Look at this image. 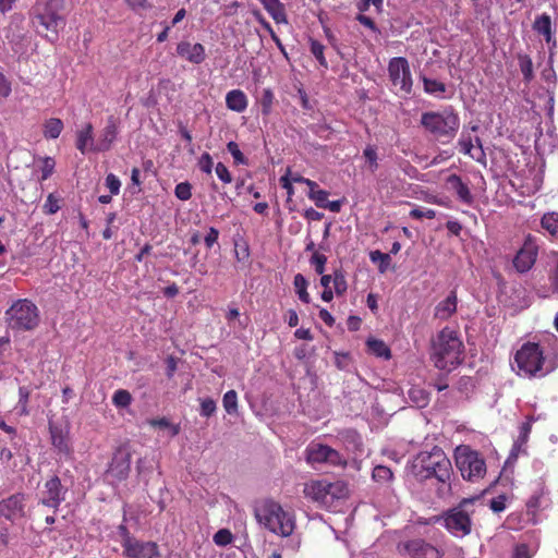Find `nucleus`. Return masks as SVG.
<instances>
[{
  "mask_svg": "<svg viewBox=\"0 0 558 558\" xmlns=\"http://www.w3.org/2000/svg\"><path fill=\"white\" fill-rule=\"evenodd\" d=\"M544 352L538 343L526 342L517 351L514 363L520 376L533 377L543 369Z\"/></svg>",
  "mask_w": 558,
  "mask_h": 558,
  "instance_id": "obj_10",
  "label": "nucleus"
},
{
  "mask_svg": "<svg viewBox=\"0 0 558 558\" xmlns=\"http://www.w3.org/2000/svg\"><path fill=\"white\" fill-rule=\"evenodd\" d=\"M363 157L365 158L367 169L374 173L379 167L376 147L374 145H367L363 150Z\"/></svg>",
  "mask_w": 558,
  "mask_h": 558,
  "instance_id": "obj_35",
  "label": "nucleus"
},
{
  "mask_svg": "<svg viewBox=\"0 0 558 558\" xmlns=\"http://www.w3.org/2000/svg\"><path fill=\"white\" fill-rule=\"evenodd\" d=\"M27 496L24 493H15L0 500V517L11 523H15L26 517Z\"/></svg>",
  "mask_w": 558,
  "mask_h": 558,
  "instance_id": "obj_13",
  "label": "nucleus"
},
{
  "mask_svg": "<svg viewBox=\"0 0 558 558\" xmlns=\"http://www.w3.org/2000/svg\"><path fill=\"white\" fill-rule=\"evenodd\" d=\"M518 61L524 81L526 83L531 82L534 77L532 59L527 54L519 53Z\"/></svg>",
  "mask_w": 558,
  "mask_h": 558,
  "instance_id": "obj_33",
  "label": "nucleus"
},
{
  "mask_svg": "<svg viewBox=\"0 0 558 558\" xmlns=\"http://www.w3.org/2000/svg\"><path fill=\"white\" fill-rule=\"evenodd\" d=\"M49 433L52 446L58 450L59 453L70 456L72 448L69 444V436L63 429L54 424H49Z\"/></svg>",
  "mask_w": 558,
  "mask_h": 558,
  "instance_id": "obj_22",
  "label": "nucleus"
},
{
  "mask_svg": "<svg viewBox=\"0 0 558 558\" xmlns=\"http://www.w3.org/2000/svg\"><path fill=\"white\" fill-rule=\"evenodd\" d=\"M219 231L218 229L210 227L208 233L206 234L204 242L207 248H211L213 245L218 241Z\"/></svg>",
  "mask_w": 558,
  "mask_h": 558,
  "instance_id": "obj_61",
  "label": "nucleus"
},
{
  "mask_svg": "<svg viewBox=\"0 0 558 558\" xmlns=\"http://www.w3.org/2000/svg\"><path fill=\"white\" fill-rule=\"evenodd\" d=\"M56 161L52 157H45L41 159V175L39 180L46 181L54 171Z\"/></svg>",
  "mask_w": 558,
  "mask_h": 558,
  "instance_id": "obj_47",
  "label": "nucleus"
},
{
  "mask_svg": "<svg viewBox=\"0 0 558 558\" xmlns=\"http://www.w3.org/2000/svg\"><path fill=\"white\" fill-rule=\"evenodd\" d=\"M553 256L554 263L548 270V281L551 292L558 295V252L554 253Z\"/></svg>",
  "mask_w": 558,
  "mask_h": 558,
  "instance_id": "obj_41",
  "label": "nucleus"
},
{
  "mask_svg": "<svg viewBox=\"0 0 558 558\" xmlns=\"http://www.w3.org/2000/svg\"><path fill=\"white\" fill-rule=\"evenodd\" d=\"M463 354V343L458 333L446 327L433 342L432 359L438 369L450 372L461 364Z\"/></svg>",
  "mask_w": 558,
  "mask_h": 558,
  "instance_id": "obj_3",
  "label": "nucleus"
},
{
  "mask_svg": "<svg viewBox=\"0 0 558 558\" xmlns=\"http://www.w3.org/2000/svg\"><path fill=\"white\" fill-rule=\"evenodd\" d=\"M274 101V94L270 89H265L262 98V111L264 114H269Z\"/></svg>",
  "mask_w": 558,
  "mask_h": 558,
  "instance_id": "obj_57",
  "label": "nucleus"
},
{
  "mask_svg": "<svg viewBox=\"0 0 558 558\" xmlns=\"http://www.w3.org/2000/svg\"><path fill=\"white\" fill-rule=\"evenodd\" d=\"M123 555L128 558H158V545L155 542H141L135 537L123 547Z\"/></svg>",
  "mask_w": 558,
  "mask_h": 558,
  "instance_id": "obj_17",
  "label": "nucleus"
},
{
  "mask_svg": "<svg viewBox=\"0 0 558 558\" xmlns=\"http://www.w3.org/2000/svg\"><path fill=\"white\" fill-rule=\"evenodd\" d=\"M333 288H335V293L338 296H341L347 292L348 283H347L345 275L341 269H337L333 271Z\"/></svg>",
  "mask_w": 558,
  "mask_h": 558,
  "instance_id": "obj_39",
  "label": "nucleus"
},
{
  "mask_svg": "<svg viewBox=\"0 0 558 558\" xmlns=\"http://www.w3.org/2000/svg\"><path fill=\"white\" fill-rule=\"evenodd\" d=\"M475 499L464 498L456 507L444 512L441 517H434V522H444L450 534L464 537L472 531V515L475 513Z\"/></svg>",
  "mask_w": 558,
  "mask_h": 558,
  "instance_id": "obj_5",
  "label": "nucleus"
},
{
  "mask_svg": "<svg viewBox=\"0 0 558 558\" xmlns=\"http://www.w3.org/2000/svg\"><path fill=\"white\" fill-rule=\"evenodd\" d=\"M131 460L132 453L126 446H120L116 449L106 471V475L111 483H120L129 477Z\"/></svg>",
  "mask_w": 558,
  "mask_h": 558,
  "instance_id": "obj_12",
  "label": "nucleus"
},
{
  "mask_svg": "<svg viewBox=\"0 0 558 558\" xmlns=\"http://www.w3.org/2000/svg\"><path fill=\"white\" fill-rule=\"evenodd\" d=\"M226 106L229 110L241 113L246 110L248 99L243 90L232 89L226 95Z\"/></svg>",
  "mask_w": 558,
  "mask_h": 558,
  "instance_id": "obj_25",
  "label": "nucleus"
},
{
  "mask_svg": "<svg viewBox=\"0 0 558 558\" xmlns=\"http://www.w3.org/2000/svg\"><path fill=\"white\" fill-rule=\"evenodd\" d=\"M64 125L58 118H50L44 123V136L47 140H56L60 136Z\"/></svg>",
  "mask_w": 558,
  "mask_h": 558,
  "instance_id": "obj_30",
  "label": "nucleus"
},
{
  "mask_svg": "<svg viewBox=\"0 0 558 558\" xmlns=\"http://www.w3.org/2000/svg\"><path fill=\"white\" fill-rule=\"evenodd\" d=\"M11 92V82L0 72V102L8 98Z\"/></svg>",
  "mask_w": 558,
  "mask_h": 558,
  "instance_id": "obj_56",
  "label": "nucleus"
},
{
  "mask_svg": "<svg viewBox=\"0 0 558 558\" xmlns=\"http://www.w3.org/2000/svg\"><path fill=\"white\" fill-rule=\"evenodd\" d=\"M60 199L50 193L43 206L44 213L47 215H53L60 209Z\"/></svg>",
  "mask_w": 558,
  "mask_h": 558,
  "instance_id": "obj_51",
  "label": "nucleus"
},
{
  "mask_svg": "<svg viewBox=\"0 0 558 558\" xmlns=\"http://www.w3.org/2000/svg\"><path fill=\"white\" fill-rule=\"evenodd\" d=\"M327 263V257L324 254L318 252H314L311 257V264L315 267V271L318 275H323L325 271V265Z\"/></svg>",
  "mask_w": 558,
  "mask_h": 558,
  "instance_id": "obj_53",
  "label": "nucleus"
},
{
  "mask_svg": "<svg viewBox=\"0 0 558 558\" xmlns=\"http://www.w3.org/2000/svg\"><path fill=\"white\" fill-rule=\"evenodd\" d=\"M356 21H359L362 25H364L365 27L372 29L373 32H377L378 28L374 22V20L369 16H366L362 13L357 14L356 15Z\"/></svg>",
  "mask_w": 558,
  "mask_h": 558,
  "instance_id": "obj_63",
  "label": "nucleus"
},
{
  "mask_svg": "<svg viewBox=\"0 0 558 558\" xmlns=\"http://www.w3.org/2000/svg\"><path fill=\"white\" fill-rule=\"evenodd\" d=\"M222 404L227 413L234 414L238 412V393L235 390H229L225 393Z\"/></svg>",
  "mask_w": 558,
  "mask_h": 558,
  "instance_id": "obj_38",
  "label": "nucleus"
},
{
  "mask_svg": "<svg viewBox=\"0 0 558 558\" xmlns=\"http://www.w3.org/2000/svg\"><path fill=\"white\" fill-rule=\"evenodd\" d=\"M454 461L463 480L475 483L486 474L485 459L468 445H460L454 449Z\"/></svg>",
  "mask_w": 558,
  "mask_h": 558,
  "instance_id": "obj_6",
  "label": "nucleus"
},
{
  "mask_svg": "<svg viewBox=\"0 0 558 558\" xmlns=\"http://www.w3.org/2000/svg\"><path fill=\"white\" fill-rule=\"evenodd\" d=\"M213 541L217 546L225 547L233 542V534L229 529H220L214 534Z\"/></svg>",
  "mask_w": 558,
  "mask_h": 558,
  "instance_id": "obj_43",
  "label": "nucleus"
},
{
  "mask_svg": "<svg viewBox=\"0 0 558 558\" xmlns=\"http://www.w3.org/2000/svg\"><path fill=\"white\" fill-rule=\"evenodd\" d=\"M329 449L327 445L311 442L305 449L307 463L312 465L327 463Z\"/></svg>",
  "mask_w": 558,
  "mask_h": 558,
  "instance_id": "obj_24",
  "label": "nucleus"
},
{
  "mask_svg": "<svg viewBox=\"0 0 558 558\" xmlns=\"http://www.w3.org/2000/svg\"><path fill=\"white\" fill-rule=\"evenodd\" d=\"M174 195L180 201H189L192 197V184L187 181L178 183L174 187Z\"/></svg>",
  "mask_w": 558,
  "mask_h": 558,
  "instance_id": "obj_46",
  "label": "nucleus"
},
{
  "mask_svg": "<svg viewBox=\"0 0 558 558\" xmlns=\"http://www.w3.org/2000/svg\"><path fill=\"white\" fill-rule=\"evenodd\" d=\"M303 216L307 220H311V221H319V220H322L324 218V214L323 213L317 211L316 209H314L312 207L305 209Z\"/></svg>",
  "mask_w": 558,
  "mask_h": 558,
  "instance_id": "obj_64",
  "label": "nucleus"
},
{
  "mask_svg": "<svg viewBox=\"0 0 558 558\" xmlns=\"http://www.w3.org/2000/svg\"><path fill=\"white\" fill-rule=\"evenodd\" d=\"M66 492L68 489L62 485L59 476L54 475L45 482L39 504L58 510L65 499Z\"/></svg>",
  "mask_w": 558,
  "mask_h": 558,
  "instance_id": "obj_15",
  "label": "nucleus"
},
{
  "mask_svg": "<svg viewBox=\"0 0 558 558\" xmlns=\"http://www.w3.org/2000/svg\"><path fill=\"white\" fill-rule=\"evenodd\" d=\"M532 417H529L525 422H523L520 426V435L515 440L513 448L511 450V456L517 457L518 451L521 449L523 445L526 444L529 436L532 430Z\"/></svg>",
  "mask_w": 558,
  "mask_h": 558,
  "instance_id": "obj_31",
  "label": "nucleus"
},
{
  "mask_svg": "<svg viewBox=\"0 0 558 558\" xmlns=\"http://www.w3.org/2000/svg\"><path fill=\"white\" fill-rule=\"evenodd\" d=\"M505 508H506V497L504 495H500L490 500V509L494 512H501L505 510Z\"/></svg>",
  "mask_w": 558,
  "mask_h": 558,
  "instance_id": "obj_62",
  "label": "nucleus"
},
{
  "mask_svg": "<svg viewBox=\"0 0 558 558\" xmlns=\"http://www.w3.org/2000/svg\"><path fill=\"white\" fill-rule=\"evenodd\" d=\"M119 135V119L114 116H109L106 120V125L100 130L95 144L92 146L93 153L109 151Z\"/></svg>",
  "mask_w": 558,
  "mask_h": 558,
  "instance_id": "obj_16",
  "label": "nucleus"
},
{
  "mask_svg": "<svg viewBox=\"0 0 558 558\" xmlns=\"http://www.w3.org/2000/svg\"><path fill=\"white\" fill-rule=\"evenodd\" d=\"M227 149L233 157L235 165H247V159L243 155V153L240 150L239 145L235 142H229L227 144Z\"/></svg>",
  "mask_w": 558,
  "mask_h": 558,
  "instance_id": "obj_50",
  "label": "nucleus"
},
{
  "mask_svg": "<svg viewBox=\"0 0 558 558\" xmlns=\"http://www.w3.org/2000/svg\"><path fill=\"white\" fill-rule=\"evenodd\" d=\"M457 293L451 291L450 294L439 302L435 307V317L446 320L457 311Z\"/></svg>",
  "mask_w": 558,
  "mask_h": 558,
  "instance_id": "obj_26",
  "label": "nucleus"
},
{
  "mask_svg": "<svg viewBox=\"0 0 558 558\" xmlns=\"http://www.w3.org/2000/svg\"><path fill=\"white\" fill-rule=\"evenodd\" d=\"M475 142L477 144L480 155H473L472 154V149H473L474 145L472 143V138H471L470 135L462 134L461 137L458 141V145H459L460 151L462 154L470 155L473 159H476L477 161H480L483 157H485V154H484V150H483V147H482L481 140L478 137H476Z\"/></svg>",
  "mask_w": 558,
  "mask_h": 558,
  "instance_id": "obj_29",
  "label": "nucleus"
},
{
  "mask_svg": "<svg viewBox=\"0 0 558 558\" xmlns=\"http://www.w3.org/2000/svg\"><path fill=\"white\" fill-rule=\"evenodd\" d=\"M410 216L414 219H434L436 217V211L434 209H422V208H414L410 211Z\"/></svg>",
  "mask_w": 558,
  "mask_h": 558,
  "instance_id": "obj_58",
  "label": "nucleus"
},
{
  "mask_svg": "<svg viewBox=\"0 0 558 558\" xmlns=\"http://www.w3.org/2000/svg\"><path fill=\"white\" fill-rule=\"evenodd\" d=\"M421 125L441 144L450 143L457 135L460 119L453 110L427 111L421 116Z\"/></svg>",
  "mask_w": 558,
  "mask_h": 558,
  "instance_id": "obj_4",
  "label": "nucleus"
},
{
  "mask_svg": "<svg viewBox=\"0 0 558 558\" xmlns=\"http://www.w3.org/2000/svg\"><path fill=\"white\" fill-rule=\"evenodd\" d=\"M132 402L131 393L125 389H118L112 396V403L117 408H128Z\"/></svg>",
  "mask_w": 558,
  "mask_h": 558,
  "instance_id": "obj_42",
  "label": "nucleus"
},
{
  "mask_svg": "<svg viewBox=\"0 0 558 558\" xmlns=\"http://www.w3.org/2000/svg\"><path fill=\"white\" fill-rule=\"evenodd\" d=\"M412 473L420 482L436 478L441 484H449L452 465L445 451L440 447L434 446L429 451H421L415 456L412 462Z\"/></svg>",
  "mask_w": 558,
  "mask_h": 558,
  "instance_id": "obj_1",
  "label": "nucleus"
},
{
  "mask_svg": "<svg viewBox=\"0 0 558 558\" xmlns=\"http://www.w3.org/2000/svg\"><path fill=\"white\" fill-rule=\"evenodd\" d=\"M536 550L531 548L525 543L515 544L512 550L511 558H532Z\"/></svg>",
  "mask_w": 558,
  "mask_h": 558,
  "instance_id": "obj_44",
  "label": "nucleus"
},
{
  "mask_svg": "<svg viewBox=\"0 0 558 558\" xmlns=\"http://www.w3.org/2000/svg\"><path fill=\"white\" fill-rule=\"evenodd\" d=\"M277 24L288 23L286 9L279 0H258Z\"/></svg>",
  "mask_w": 558,
  "mask_h": 558,
  "instance_id": "obj_27",
  "label": "nucleus"
},
{
  "mask_svg": "<svg viewBox=\"0 0 558 558\" xmlns=\"http://www.w3.org/2000/svg\"><path fill=\"white\" fill-rule=\"evenodd\" d=\"M538 255V244L536 238L532 234L525 236L522 247L518 251L513 258V267L517 271L524 274L529 271L535 264Z\"/></svg>",
  "mask_w": 558,
  "mask_h": 558,
  "instance_id": "obj_14",
  "label": "nucleus"
},
{
  "mask_svg": "<svg viewBox=\"0 0 558 558\" xmlns=\"http://www.w3.org/2000/svg\"><path fill=\"white\" fill-rule=\"evenodd\" d=\"M217 177L223 182V183H231L232 182V175L225 163L218 162L215 167Z\"/></svg>",
  "mask_w": 558,
  "mask_h": 558,
  "instance_id": "obj_55",
  "label": "nucleus"
},
{
  "mask_svg": "<svg viewBox=\"0 0 558 558\" xmlns=\"http://www.w3.org/2000/svg\"><path fill=\"white\" fill-rule=\"evenodd\" d=\"M533 29L538 34L544 36L545 41L553 47H556L557 41L555 37V33L553 32L551 19L548 14L543 13L537 16L533 23Z\"/></svg>",
  "mask_w": 558,
  "mask_h": 558,
  "instance_id": "obj_23",
  "label": "nucleus"
},
{
  "mask_svg": "<svg viewBox=\"0 0 558 558\" xmlns=\"http://www.w3.org/2000/svg\"><path fill=\"white\" fill-rule=\"evenodd\" d=\"M217 410V403L211 398L201 399L199 414L205 417H210Z\"/></svg>",
  "mask_w": 558,
  "mask_h": 558,
  "instance_id": "obj_49",
  "label": "nucleus"
},
{
  "mask_svg": "<svg viewBox=\"0 0 558 558\" xmlns=\"http://www.w3.org/2000/svg\"><path fill=\"white\" fill-rule=\"evenodd\" d=\"M118 534L121 537L122 548L125 547L134 538V536L131 535V533L125 524H120L118 526Z\"/></svg>",
  "mask_w": 558,
  "mask_h": 558,
  "instance_id": "obj_60",
  "label": "nucleus"
},
{
  "mask_svg": "<svg viewBox=\"0 0 558 558\" xmlns=\"http://www.w3.org/2000/svg\"><path fill=\"white\" fill-rule=\"evenodd\" d=\"M404 550L414 558H440V551L422 538H414L403 544Z\"/></svg>",
  "mask_w": 558,
  "mask_h": 558,
  "instance_id": "obj_18",
  "label": "nucleus"
},
{
  "mask_svg": "<svg viewBox=\"0 0 558 558\" xmlns=\"http://www.w3.org/2000/svg\"><path fill=\"white\" fill-rule=\"evenodd\" d=\"M367 347L369 351L378 357L389 359L391 356L390 349L383 340L369 339Z\"/></svg>",
  "mask_w": 558,
  "mask_h": 558,
  "instance_id": "obj_34",
  "label": "nucleus"
},
{
  "mask_svg": "<svg viewBox=\"0 0 558 558\" xmlns=\"http://www.w3.org/2000/svg\"><path fill=\"white\" fill-rule=\"evenodd\" d=\"M372 476L378 483H389L392 481L393 473L388 466L377 465L374 468Z\"/></svg>",
  "mask_w": 558,
  "mask_h": 558,
  "instance_id": "obj_40",
  "label": "nucleus"
},
{
  "mask_svg": "<svg viewBox=\"0 0 558 558\" xmlns=\"http://www.w3.org/2000/svg\"><path fill=\"white\" fill-rule=\"evenodd\" d=\"M95 141L94 126L92 123L88 122L81 130L76 131L75 147L81 154L93 153L92 146L95 144Z\"/></svg>",
  "mask_w": 558,
  "mask_h": 558,
  "instance_id": "obj_21",
  "label": "nucleus"
},
{
  "mask_svg": "<svg viewBox=\"0 0 558 558\" xmlns=\"http://www.w3.org/2000/svg\"><path fill=\"white\" fill-rule=\"evenodd\" d=\"M369 258L373 263L379 262V271L385 272L387 270L388 265L391 262L389 254L383 253L380 251H373L369 254Z\"/></svg>",
  "mask_w": 558,
  "mask_h": 558,
  "instance_id": "obj_45",
  "label": "nucleus"
},
{
  "mask_svg": "<svg viewBox=\"0 0 558 558\" xmlns=\"http://www.w3.org/2000/svg\"><path fill=\"white\" fill-rule=\"evenodd\" d=\"M304 497L322 506L331 505L336 499L348 495V487L341 481L312 480L304 484Z\"/></svg>",
  "mask_w": 558,
  "mask_h": 558,
  "instance_id": "obj_7",
  "label": "nucleus"
},
{
  "mask_svg": "<svg viewBox=\"0 0 558 558\" xmlns=\"http://www.w3.org/2000/svg\"><path fill=\"white\" fill-rule=\"evenodd\" d=\"M254 512L259 524L281 537L292 535L295 529L294 514L284 510L279 502L272 499L263 500Z\"/></svg>",
  "mask_w": 558,
  "mask_h": 558,
  "instance_id": "obj_2",
  "label": "nucleus"
},
{
  "mask_svg": "<svg viewBox=\"0 0 558 558\" xmlns=\"http://www.w3.org/2000/svg\"><path fill=\"white\" fill-rule=\"evenodd\" d=\"M5 319L12 329L32 330L39 324V311L33 301L20 299L5 311Z\"/></svg>",
  "mask_w": 558,
  "mask_h": 558,
  "instance_id": "obj_8",
  "label": "nucleus"
},
{
  "mask_svg": "<svg viewBox=\"0 0 558 558\" xmlns=\"http://www.w3.org/2000/svg\"><path fill=\"white\" fill-rule=\"evenodd\" d=\"M388 76L396 95L407 98L412 94V73L410 63L404 57H395L389 60Z\"/></svg>",
  "mask_w": 558,
  "mask_h": 558,
  "instance_id": "obj_11",
  "label": "nucleus"
},
{
  "mask_svg": "<svg viewBox=\"0 0 558 558\" xmlns=\"http://www.w3.org/2000/svg\"><path fill=\"white\" fill-rule=\"evenodd\" d=\"M66 0H38L35 7V21L46 31L56 36L65 25L62 12L65 10Z\"/></svg>",
  "mask_w": 558,
  "mask_h": 558,
  "instance_id": "obj_9",
  "label": "nucleus"
},
{
  "mask_svg": "<svg viewBox=\"0 0 558 558\" xmlns=\"http://www.w3.org/2000/svg\"><path fill=\"white\" fill-rule=\"evenodd\" d=\"M326 464H329L331 466L345 468L348 461L345 457H343L339 451L330 447Z\"/></svg>",
  "mask_w": 558,
  "mask_h": 558,
  "instance_id": "obj_48",
  "label": "nucleus"
},
{
  "mask_svg": "<svg viewBox=\"0 0 558 558\" xmlns=\"http://www.w3.org/2000/svg\"><path fill=\"white\" fill-rule=\"evenodd\" d=\"M422 81L424 84V90L427 94L437 95L446 92V85L442 82L428 78L426 76H423Z\"/></svg>",
  "mask_w": 558,
  "mask_h": 558,
  "instance_id": "obj_36",
  "label": "nucleus"
},
{
  "mask_svg": "<svg viewBox=\"0 0 558 558\" xmlns=\"http://www.w3.org/2000/svg\"><path fill=\"white\" fill-rule=\"evenodd\" d=\"M293 284L299 299L303 303L308 304L311 302V298L307 292L308 282L306 278L302 274H296L294 276Z\"/></svg>",
  "mask_w": 558,
  "mask_h": 558,
  "instance_id": "obj_32",
  "label": "nucleus"
},
{
  "mask_svg": "<svg viewBox=\"0 0 558 558\" xmlns=\"http://www.w3.org/2000/svg\"><path fill=\"white\" fill-rule=\"evenodd\" d=\"M447 186L450 191H453L458 199L468 206H472L474 203V196L466 183H464L460 175L452 173L446 180Z\"/></svg>",
  "mask_w": 558,
  "mask_h": 558,
  "instance_id": "obj_20",
  "label": "nucleus"
},
{
  "mask_svg": "<svg viewBox=\"0 0 558 558\" xmlns=\"http://www.w3.org/2000/svg\"><path fill=\"white\" fill-rule=\"evenodd\" d=\"M106 186L109 189L111 195H118L121 187V181L116 174L109 173L106 177Z\"/></svg>",
  "mask_w": 558,
  "mask_h": 558,
  "instance_id": "obj_54",
  "label": "nucleus"
},
{
  "mask_svg": "<svg viewBox=\"0 0 558 558\" xmlns=\"http://www.w3.org/2000/svg\"><path fill=\"white\" fill-rule=\"evenodd\" d=\"M541 227L553 241L558 242V213L548 211L541 218Z\"/></svg>",
  "mask_w": 558,
  "mask_h": 558,
  "instance_id": "obj_28",
  "label": "nucleus"
},
{
  "mask_svg": "<svg viewBox=\"0 0 558 558\" xmlns=\"http://www.w3.org/2000/svg\"><path fill=\"white\" fill-rule=\"evenodd\" d=\"M177 53L193 64H201L206 59L205 47L199 43L191 44L187 40H182L177 45Z\"/></svg>",
  "mask_w": 558,
  "mask_h": 558,
  "instance_id": "obj_19",
  "label": "nucleus"
},
{
  "mask_svg": "<svg viewBox=\"0 0 558 558\" xmlns=\"http://www.w3.org/2000/svg\"><path fill=\"white\" fill-rule=\"evenodd\" d=\"M214 162L208 153H204L199 159V168L203 172L209 174L213 171Z\"/></svg>",
  "mask_w": 558,
  "mask_h": 558,
  "instance_id": "obj_59",
  "label": "nucleus"
},
{
  "mask_svg": "<svg viewBox=\"0 0 558 558\" xmlns=\"http://www.w3.org/2000/svg\"><path fill=\"white\" fill-rule=\"evenodd\" d=\"M329 193L325 190L308 193V198L312 199L318 208H324L328 202Z\"/></svg>",
  "mask_w": 558,
  "mask_h": 558,
  "instance_id": "obj_52",
  "label": "nucleus"
},
{
  "mask_svg": "<svg viewBox=\"0 0 558 558\" xmlns=\"http://www.w3.org/2000/svg\"><path fill=\"white\" fill-rule=\"evenodd\" d=\"M310 44H311V52L313 53V56L316 58V60L323 68L327 69L328 62L324 54L325 46L322 43H319L318 40L313 39V38L310 39Z\"/></svg>",
  "mask_w": 558,
  "mask_h": 558,
  "instance_id": "obj_37",
  "label": "nucleus"
}]
</instances>
